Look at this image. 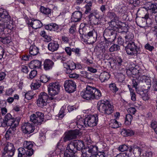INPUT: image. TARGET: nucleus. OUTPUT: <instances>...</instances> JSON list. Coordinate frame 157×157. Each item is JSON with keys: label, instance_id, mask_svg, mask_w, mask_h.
Masks as SVG:
<instances>
[{"label": "nucleus", "instance_id": "f257e3e1", "mask_svg": "<svg viewBox=\"0 0 157 157\" xmlns=\"http://www.w3.org/2000/svg\"><path fill=\"white\" fill-rule=\"evenodd\" d=\"M81 94L83 98L87 100H98L102 95L99 90L88 85L86 86V90L82 92Z\"/></svg>", "mask_w": 157, "mask_h": 157}, {"label": "nucleus", "instance_id": "f03ea898", "mask_svg": "<svg viewBox=\"0 0 157 157\" xmlns=\"http://www.w3.org/2000/svg\"><path fill=\"white\" fill-rule=\"evenodd\" d=\"M84 144L83 141L75 140L71 141L68 144L67 147L64 154V157L72 156L78 151H80L84 146Z\"/></svg>", "mask_w": 157, "mask_h": 157}, {"label": "nucleus", "instance_id": "7ed1b4c3", "mask_svg": "<svg viewBox=\"0 0 157 157\" xmlns=\"http://www.w3.org/2000/svg\"><path fill=\"white\" fill-rule=\"evenodd\" d=\"M97 107L100 112L105 114H110L113 111V106L107 101H99L98 103Z\"/></svg>", "mask_w": 157, "mask_h": 157}, {"label": "nucleus", "instance_id": "20e7f679", "mask_svg": "<svg viewBox=\"0 0 157 157\" xmlns=\"http://www.w3.org/2000/svg\"><path fill=\"white\" fill-rule=\"evenodd\" d=\"M0 16L1 17V22H3L4 28L10 30L13 29V22L8 12L5 10H0Z\"/></svg>", "mask_w": 157, "mask_h": 157}, {"label": "nucleus", "instance_id": "39448f33", "mask_svg": "<svg viewBox=\"0 0 157 157\" xmlns=\"http://www.w3.org/2000/svg\"><path fill=\"white\" fill-rule=\"evenodd\" d=\"M15 149L13 144L7 142L4 148L2 157H12L14 154Z\"/></svg>", "mask_w": 157, "mask_h": 157}, {"label": "nucleus", "instance_id": "423d86ee", "mask_svg": "<svg viewBox=\"0 0 157 157\" xmlns=\"http://www.w3.org/2000/svg\"><path fill=\"white\" fill-rule=\"evenodd\" d=\"M44 114L42 112H37L30 116V121L34 124L40 125L44 121Z\"/></svg>", "mask_w": 157, "mask_h": 157}, {"label": "nucleus", "instance_id": "0eeeda50", "mask_svg": "<svg viewBox=\"0 0 157 157\" xmlns=\"http://www.w3.org/2000/svg\"><path fill=\"white\" fill-rule=\"evenodd\" d=\"M97 37V33L94 30L89 32L87 35L82 37V41L85 43L92 44L95 42Z\"/></svg>", "mask_w": 157, "mask_h": 157}, {"label": "nucleus", "instance_id": "6e6552de", "mask_svg": "<svg viewBox=\"0 0 157 157\" xmlns=\"http://www.w3.org/2000/svg\"><path fill=\"white\" fill-rule=\"evenodd\" d=\"M60 86L58 82L50 83L48 86V94L51 96H54L58 94Z\"/></svg>", "mask_w": 157, "mask_h": 157}, {"label": "nucleus", "instance_id": "1a4fd4ad", "mask_svg": "<svg viewBox=\"0 0 157 157\" xmlns=\"http://www.w3.org/2000/svg\"><path fill=\"white\" fill-rule=\"evenodd\" d=\"M98 117L94 115H88L85 118V126L93 127L96 125L98 121Z\"/></svg>", "mask_w": 157, "mask_h": 157}, {"label": "nucleus", "instance_id": "9d476101", "mask_svg": "<svg viewBox=\"0 0 157 157\" xmlns=\"http://www.w3.org/2000/svg\"><path fill=\"white\" fill-rule=\"evenodd\" d=\"M64 86L65 90L69 93H73L76 90V84L74 81L71 80H66Z\"/></svg>", "mask_w": 157, "mask_h": 157}, {"label": "nucleus", "instance_id": "9b49d317", "mask_svg": "<svg viewBox=\"0 0 157 157\" xmlns=\"http://www.w3.org/2000/svg\"><path fill=\"white\" fill-rule=\"evenodd\" d=\"M117 33V31L109 27L104 30L103 36L105 38H107L108 40L113 41L116 38Z\"/></svg>", "mask_w": 157, "mask_h": 157}, {"label": "nucleus", "instance_id": "f8f14e48", "mask_svg": "<svg viewBox=\"0 0 157 157\" xmlns=\"http://www.w3.org/2000/svg\"><path fill=\"white\" fill-rule=\"evenodd\" d=\"M125 47L126 52L128 55L133 56L136 54L137 52V46L133 42L128 43L127 45H126Z\"/></svg>", "mask_w": 157, "mask_h": 157}, {"label": "nucleus", "instance_id": "ddd939ff", "mask_svg": "<svg viewBox=\"0 0 157 157\" xmlns=\"http://www.w3.org/2000/svg\"><path fill=\"white\" fill-rule=\"evenodd\" d=\"M48 98V95L47 93L45 92L41 93L37 101V105L41 108L46 105Z\"/></svg>", "mask_w": 157, "mask_h": 157}, {"label": "nucleus", "instance_id": "4468645a", "mask_svg": "<svg viewBox=\"0 0 157 157\" xmlns=\"http://www.w3.org/2000/svg\"><path fill=\"white\" fill-rule=\"evenodd\" d=\"M80 132L78 130L69 131L63 138V140L66 142L68 140L76 139L79 135Z\"/></svg>", "mask_w": 157, "mask_h": 157}, {"label": "nucleus", "instance_id": "2eb2a0df", "mask_svg": "<svg viewBox=\"0 0 157 157\" xmlns=\"http://www.w3.org/2000/svg\"><path fill=\"white\" fill-rule=\"evenodd\" d=\"M4 120L8 122V124H11L14 126L15 124H17V126L18 125L21 118L19 117L14 118L10 113H8L5 117Z\"/></svg>", "mask_w": 157, "mask_h": 157}, {"label": "nucleus", "instance_id": "dca6fc26", "mask_svg": "<svg viewBox=\"0 0 157 157\" xmlns=\"http://www.w3.org/2000/svg\"><path fill=\"white\" fill-rule=\"evenodd\" d=\"M89 17L92 24L95 25L99 24L100 16L98 14L95 12L91 13L89 15Z\"/></svg>", "mask_w": 157, "mask_h": 157}, {"label": "nucleus", "instance_id": "f3484780", "mask_svg": "<svg viewBox=\"0 0 157 157\" xmlns=\"http://www.w3.org/2000/svg\"><path fill=\"white\" fill-rule=\"evenodd\" d=\"M149 17L148 13H147L144 17H138L136 18V22L137 25L140 27L143 28L146 25L147 20Z\"/></svg>", "mask_w": 157, "mask_h": 157}, {"label": "nucleus", "instance_id": "a211bd4d", "mask_svg": "<svg viewBox=\"0 0 157 157\" xmlns=\"http://www.w3.org/2000/svg\"><path fill=\"white\" fill-rule=\"evenodd\" d=\"M22 129L24 133L29 134L34 131V127L29 123H25L22 127Z\"/></svg>", "mask_w": 157, "mask_h": 157}, {"label": "nucleus", "instance_id": "6ab92c4d", "mask_svg": "<svg viewBox=\"0 0 157 157\" xmlns=\"http://www.w3.org/2000/svg\"><path fill=\"white\" fill-rule=\"evenodd\" d=\"M123 23L119 21H115L113 20L109 22V27L110 29H115L117 28H121L123 26Z\"/></svg>", "mask_w": 157, "mask_h": 157}, {"label": "nucleus", "instance_id": "aec40b11", "mask_svg": "<svg viewBox=\"0 0 157 157\" xmlns=\"http://www.w3.org/2000/svg\"><path fill=\"white\" fill-rule=\"evenodd\" d=\"M82 14L79 11H76L74 12L72 15L71 21L73 22L79 21L82 17Z\"/></svg>", "mask_w": 157, "mask_h": 157}, {"label": "nucleus", "instance_id": "412c9836", "mask_svg": "<svg viewBox=\"0 0 157 157\" xmlns=\"http://www.w3.org/2000/svg\"><path fill=\"white\" fill-rule=\"evenodd\" d=\"M27 24L35 29L40 28L42 26L41 22L37 20H32L31 22L30 20H29L27 22Z\"/></svg>", "mask_w": 157, "mask_h": 157}, {"label": "nucleus", "instance_id": "4be33fe9", "mask_svg": "<svg viewBox=\"0 0 157 157\" xmlns=\"http://www.w3.org/2000/svg\"><path fill=\"white\" fill-rule=\"evenodd\" d=\"M59 47V44L57 42L55 41L50 43L48 45V49L52 52L57 50Z\"/></svg>", "mask_w": 157, "mask_h": 157}, {"label": "nucleus", "instance_id": "5701e85b", "mask_svg": "<svg viewBox=\"0 0 157 157\" xmlns=\"http://www.w3.org/2000/svg\"><path fill=\"white\" fill-rule=\"evenodd\" d=\"M54 62L49 59H46L44 62V68L46 70H48L51 69L54 65Z\"/></svg>", "mask_w": 157, "mask_h": 157}, {"label": "nucleus", "instance_id": "b1692460", "mask_svg": "<svg viewBox=\"0 0 157 157\" xmlns=\"http://www.w3.org/2000/svg\"><path fill=\"white\" fill-rule=\"evenodd\" d=\"M17 124H15L14 126H10V127L6 132L5 134V137L7 139H9V137L14 133L15 131L16 130V128L17 127Z\"/></svg>", "mask_w": 157, "mask_h": 157}, {"label": "nucleus", "instance_id": "393cba45", "mask_svg": "<svg viewBox=\"0 0 157 157\" xmlns=\"http://www.w3.org/2000/svg\"><path fill=\"white\" fill-rule=\"evenodd\" d=\"M63 65L64 67L67 69V71H71L76 68L75 64L72 61L63 63Z\"/></svg>", "mask_w": 157, "mask_h": 157}, {"label": "nucleus", "instance_id": "a878e982", "mask_svg": "<svg viewBox=\"0 0 157 157\" xmlns=\"http://www.w3.org/2000/svg\"><path fill=\"white\" fill-rule=\"evenodd\" d=\"M41 62L37 60L31 61L29 64V67L31 69L39 68L40 67Z\"/></svg>", "mask_w": 157, "mask_h": 157}, {"label": "nucleus", "instance_id": "bb28decb", "mask_svg": "<svg viewBox=\"0 0 157 157\" xmlns=\"http://www.w3.org/2000/svg\"><path fill=\"white\" fill-rule=\"evenodd\" d=\"M110 75L109 74L106 72L101 73L99 76V79L101 82L107 81L110 78Z\"/></svg>", "mask_w": 157, "mask_h": 157}, {"label": "nucleus", "instance_id": "cd10ccee", "mask_svg": "<svg viewBox=\"0 0 157 157\" xmlns=\"http://www.w3.org/2000/svg\"><path fill=\"white\" fill-rule=\"evenodd\" d=\"M29 52L31 55L36 56L39 52V48L35 45H32L29 48Z\"/></svg>", "mask_w": 157, "mask_h": 157}, {"label": "nucleus", "instance_id": "c85d7f7f", "mask_svg": "<svg viewBox=\"0 0 157 157\" xmlns=\"http://www.w3.org/2000/svg\"><path fill=\"white\" fill-rule=\"evenodd\" d=\"M108 17L111 19L115 21H119V18L114 12H109L107 13Z\"/></svg>", "mask_w": 157, "mask_h": 157}, {"label": "nucleus", "instance_id": "c756f323", "mask_svg": "<svg viewBox=\"0 0 157 157\" xmlns=\"http://www.w3.org/2000/svg\"><path fill=\"white\" fill-rule=\"evenodd\" d=\"M18 157H25L26 149L24 147H20L18 149Z\"/></svg>", "mask_w": 157, "mask_h": 157}, {"label": "nucleus", "instance_id": "7c9ffc66", "mask_svg": "<svg viewBox=\"0 0 157 157\" xmlns=\"http://www.w3.org/2000/svg\"><path fill=\"white\" fill-rule=\"evenodd\" d=\"M109 88L110 90L113 93H115L118 90V88L117 87L116 84L114 83H112L110 84Z\"/></svg>", "mask_w": 157, "mask_h": 157}, {"label": "nucleus", "instance_id": "2f4dec72", "mask_svg": "<svg viewBox=\"0 0 157 157\" xmlns=\"http://www.w3.org/2000/svg\"><path fill=\"white\" fill-rule=\"evenodd\" d=\"M134 37V35L132 33L129 32L127 33V35L125 36L126 42H130L133 39Z\"/></svg>", "mask_w": 157, "mask_h": 157}, {"label": "nucleus", "instance_id": "473e14b6", "mask_svg": "<svg viewBox=\"0 0 157 157\" xmlns=\"http://www.w3.org/2000/svg\"><path fill=\"white\" fill-rule=\"evenodd\" d=\"M23 146L24 148L26 150L32 148L33 146V144L31 142L25 141L24 142Z\"/></svg>", "mask_w": 157, "mask_h": 157}, {"label": "nucleus", "instance_id": "72a5a7b5", "mask_svg": "<svg viewBox=\"0 0 157 157\" xmlns=\"http://www.w3.org/2000/svg\"><path fill=\"white\" fill-rule=\"evenodd\" d=\"M40 10L41 12L45 14H49L51 11V10L49 8H45L43 6H41Z\"/></svg>", "mask_w": 157, "mask_h": 157}, {"label": "nucleus", "instance_id": "f704fd0d", "mask_svg": "<svg viewBox=\"0 0 157 157\" xmlns=\"http://www.w3.org/2000/svg\"><path fill=\"white\" fill-rule=\"evenodd\" d=\"M88 149L87 150L88 152L94 155V154L97 152L98 148L96 146H94L90 147V148L89 147Z\"/></svg>", "mask_w": 157, "mask_h": 157}, {"label": "nucleus", "instance_id": "c9c22d12", "mask_svg": "<svg viewBox=\"0 0 157 157\" xmlns=\"http://www.w3.org/2000/svg\"><path fill=\"white\" fill-rule=\"evenodd\" d=\"M132 117L130 114H127L126 116L125 123L126 125H129L131 124Z\"/></svg>", "mask_w": 157, "mask_h": 157}, {"label": "nucleus", "instance_id": "e433bc0d", "mask_svg": "<svg viewBox=\"0 0 157 157\" xmlns=\"http://www.w3.org/2000/svg\"><path fill=\"white\" fill-rule=\"evenodd\" d=\"M134 154H137L139 155H141L142 149L136 145H134Z\"/></svg>", "mask_w": 157, "mask_h": 157}, {"label": "nucleus", "instance_id": "4c0bfd02", "mask_svg": "<svg viewBox=\"0 0 157 157\" xmlns=\"http://www.w3.org/2000/svg\"><path fill=\"white\" fill-rule=\"evenodd\" d=\"M51 24L52 26V30H53L57 32H59L61 30V29H59V25L53 23H51Z\"/></svg>", "mask_w": 157, "mask_h": 157}, {"label": "nucleus", "instance_id": "58836bf2", "mask_svg": "<svg viewBox=\"0 0 157 157\" xmlns=\"http://www.w3.org/2000/svg\"><path fill=\"white\" fill-rule=\"evenodd\" d=\"M110 126L113 128H117L119 127L118 122L115 119H113L111 120Z\"/></svg>", "mask_w": 157, "mask_h": 157}, {"label": "nucleus", "instance_id": "ea45409f", "mask_svg": "<svg viewBox=\"0 0 157 157\" xmlns=\"http://www.w3.org/2000/svg\"><path fill=\"white\" fill-rule=\"evenodd\" d=\"M92 6V3L91 2H90L86 5V10L85 13L87 14L88 13L90 12L91 10V7Z\"/></svg>", "mask_w": 157, "mask_h": 157}, {"label": "nucleus", "instance_id": "a19ab883", "mask_svg": "<svg viewBox=\"0 0 157 157\" xmlns=\"http://www.w3.org/2000/svg\"><path fill=\"white\" fill-rule=\"evenodd\" d=\"M117 78L118 81L120 82H123L124 80L125 76L124 74L122 73H118L117 76Z\"/></svg>", "mask_w": 157, "mask_h": 157}, {"label": "nucleus", "instance_id": "79ce46f5", "mask_svg": "<svg viewBox=\"0 0 157 157\" xmlns=\"http://www.w3.org/2000/svg\"><path fill=\"white\" fill-rule=\"evenodd\" d=\"M120 49V47L118 45L113 44L109 48V51L110 52H113L114 51H117Z\"/></svg>", "mask_w": 157, "mask_h": 157}, {"label": "nucleus", "instance_id": "37998d69", "mask_svg": "<svg viewBox=\"0 0 157 157\" xmlns=\"http://www.w3.org/2000/svg\"><path fill=\"white\" fill-rule=\"evenodd\" d=\"M117 43L118 44L123 45L124 47L127 44L126 41L125 42H124L123 39L121 36L118 37L117 40Z\"/></svg>", "mask_w": 157, "mask_h": 157}, {"label": "nucleus", "instance_id": "c03bdc74", "mask_svg": "<svg viewBox=\"0 0 157 157\" xmlns=\"http://www.w3.org/2000/svg\"><path fill=\"white\" fill-rule=\"evenodd\" d=\"M41 84L38 82H36L34 83H32L31 85L32 89L35 90L38 89L41 86Z\"/></svg>", "mask_w": 157, "mask_h": 157}, {"label": "nucleus", "instance_id": "a18cd8bd", "mask_svg": "<svg viewBox=\"0 0 157 157\" xmlns=\"http://www.w3.org/2000/svg\"><path fill=\"white\" fill-rule=\"evenodd\" d=\"M105 43L104 45V47L105 48H107L109 46L112 44V42L111 40H107L106 38H105Z\"/></svg>", "mask_w": 157, "mask_h": 157}, {"label": "nucleus", "instance_id": "49530a36", "mask_svg": "<svg viewBox=\"0 0 157 157\" xmlns=\"http://www.w3.org/2000/svg\"><path fill=\"white\" fill-rule=\"evenodd\" d=\"M40 81L41 82L45 83L48 80V79L47 76L45 75H42L40 77Z\"/></svg>", "mask_w": 157, "mask_h": 157}, {"label": "nucleus", "instance_id": "de8ad7c7", "mask_svg": "<svg viewBox=\"0 0 157 157\" xmlns=\"http://www.w3.org/2000/svg\"><path fill=\"white\" fill-rule=\"evenodd\" d=\"M87 148L83 149L82 148L81 150L82 155L81 157H90L89 154L87 152L86 150Z\"/></svg>", "mask_w": 157, "mask_h": 157}, {"label": "nucleus", "instance_id": "09e8293b", "mask_svg": "<svg viewBox=\"0 0 157 157\" xmlns=\"http://www.w3.org/2000/svg\"><path fill=\"white\" fill-rule=\"evenodd\" d=\"M128 147L125 144L120 145L118 147V150L121 151L123 152L128 149Z\"/></svg>", "mask_w": 157, "mask_h": 157}, {"label": "nucleus", "instance_id": "8fccbe9b", "mask_svg": "<svg viewBox=\"0 0 157 157\" xmlns=\"http://www.w3.org/2000/svg\"><path fill=\"white\" fill-rule=\"evenodd\" d=\"M33 150L32 148L26 150L25 156L26 155L29 156H31L33 153Z\"/></svg>", "mask_w": 157, "mask_h": 157}, {"label": "nucleus", "instance_id": "3c124183", "mask_svg": "<svg viewBox=\"0 0 157 157\" xmlns=\"http://www.w3.org/2000/svg\"><path fill=\"white\" fill-rule=\"evenodd\" d=\"M2 43L4 44H7L10 43L11 41V38L10 37H3V39L2 40Z\"/></svg>", "mask_w": 157, "mask_h": 157}, {"label": "nucleus", "instance_id": "603ef678", "mask_svg": "<svg viewBox=\"0 0 157 157\" xmlns=\"http://www.w3.org/2000/svg\"><path fill=\"white\" fill-rule=\"evenodd\" d=\"M36 71L33 70L31 71L29 74V78L31 79L33 78L36 75Z\"/></svg>", "mask_w": 157, "mask_h": 157}, {"label": "nucleus", "instance_id": "864d4df0", "mask_svg": "<svg viewBox=\"0 0 157 157\" xmlns=\"http://www.w3.org/2000/svg\"><path fill=\"white\" fill-rule=\"evenodd\" d=\"M130 95L131 97V100L133 101L136 100V95L133 90H130Z\"/></svg>", "mask_w": 157, "mask_h": 157}, {"label": "nucleus", "instance_id": "5fc2aeb1", "mask_svg": "<svg viewBox=\"0 0 157 157\" xmlns=\"http://www.w3.org/2000/svg\"><path fill=\"white\" fill-rule=\"evenodd\" d=\"M13 126V124H11L10 123V124H8V122H7V121H6L4 119H3V121L2 122L1 124V126H2V127H5L6 126H10H10Z\"/></svg>", "mask_w": 157, "mask_h": 157}, {"label": "nucleus", "instance_id": "6e6d98bb", "mask_svg": "<svg viewBox=\"0 0 157 157\" xmlns=\"http://www.w3.org/2000/svg\"><path fill=\"white\" fill-rule=\"evenodd\" d=\"M145 48L150 51H151L154 49V47L151 46L148 43L145 46Z\"/></svg>", "mask_w": 157, "mask_h": 157}, {"label": "nucleus", "instance_id": "4d7b16f0", "mask_svg": "<svg viewBox=\"0 0 157 157\" xmlns=\"http://www.w3.org/2000/svg\"><path fill=\"white\" fill-rule=\"evenodd\" d=\"M127 111L128 113H131L130 114H135L136 110L135 108L134 107H130L128 109Z\"/></svg>", "mask_w": 157, "mask_h": 157}, {"label": "nucleus", "instance_id": "13d9d810", "mask_svg": "<svg viewBox=\"0 0 157 157\" xmlns=\"http://www.w3.org/2000/svg\"><path fill=\"white\" fill-rule=\"evenodd\" d=\"M152 13H156L157 12V4H152L151 6Z\"/></svg>", "mask_w": 157, "mask_h": 157}, {"label": "nucleus", "instance_id": "bf43d9fd", "mask_svg": "<svg viewBox=\"0 0 157 157\" xmlns=\"http://www.w3.org/2000/svg\"><path fill=\"white\" fill-rule=\"evenodd\" d=\"M21 71L23 73L27 74L28 71V68L27 66H22L21 67Z\"/></svg>", "mask_w": 157, "mask_h": 157}, {"label": "nucleus", "instance_id": "052dcab7", "mask_svg": "<svg viewBox=\"0 0 157 157\" xmlns=\"http://www.w3.org/2000/svg\"><path fill=\"white\" fill-rule=\"evenodd\" d=\"M71 51L72 52H75V54L78 56H80V49L78 48H73L71 49Z\"/></svg>", "mask_w": 157, "mask_h": 157}, {"label": "nucleus", "instance_id": "680f3d73", "mask_svg": "<svg viewBox=\"0 0 157 157\" xmlns=\"http://www.w3.org/2000/svg\"><path fill=\"white\" fill-rule=\"evenodd\" d=\"M65 114L64 113L63 111H61L59 112V113L56 116V118L58 117V119H62L64 116Z\"/></svg>", "mask_w": 157, "mask_h": 157}, {"label": "nucleus", "instance_id": "e2e57ef3", "mask_svg": "<svg viewBox=\"0 0 157 157\" xmlns=\"http://www.w3.org/2000/svg\"><path fill=\"white\" fill-rule=\"evenodd\" d=\"M151 125L153 130L157 128V122L155 121H152Z\"/></svg>", "mask_w": 157, "mask_h": 157}, {"label": "nucleus", "instance_id": "0e129e2a", "mask_svg": "<svg viewBox=\"0 0 157 157\" xmlns=\"http://www.w3.org/2000/svg\"><path fill=\"white\" fill-rule=\"evenodd\" d=\"M65 50L68 55L70 56L71 55L72 51L70 47H66L65 49Z\"/></svg>", "mask_w": 157, "mask_h": 157}, {"label": "nucleus", "instance_id": "69168bd1", "mask_svg": "<svg viewBox=\"0 0 157 157\" xmlns=\"http://www.w3.org/2000/svg\"><path fill=\"white\" fill-rule=\"evenodd\" d=\"M14 90L12 88H10L6 91V94L7 95H10L13 92Z\"/></svg>", "mask_w": 157, "mask_h": 157}, {"label": "nucleus", "instance_id": "338daca9", "mask_svg": "<svg viewBox=\"0 0 157 157\" xmlns=\"http://www.w3.org/2000/svg\"><path fill=\"white\" fill-rule=\"evenodd\" d=\"M152 83L155 90L157 91V80L155 79H153Z\"/></svg>", "mask_w": 157, "mask_h": 157}, {"label": "nucleus", "instance_id": "774afa93", "mask_svg": "<svg viewBox=\"0 0 157 157\" xmlns=\"http://www.w3.org/2000/svg\"><path fill=\"white\" fill-rule=\"evenodd\" d=\"M105 153L104 152H100L94 155L96 157H105Z\"/></svg>", "mask_w": 157, "mask_h": 157}]
</instances>
